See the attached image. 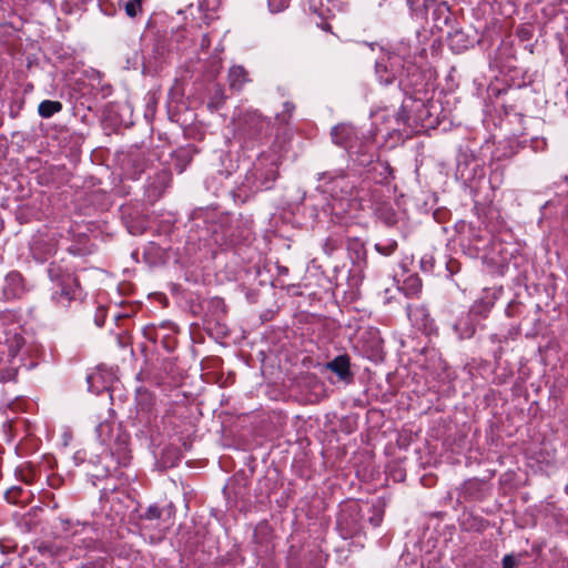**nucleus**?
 Masks as SVG:
<instances>
[{
	"label": "nucleus",
	"instance_id": "nucleus-1",
	"mask_svg": "<svg viewBox=\"0 0 568 568\" xmlns=\"http://www.w3.org/2000/svg\"><path fill=\"white\" fill-rule=\"evenodd\" d=\"M48 275L50 280L57 285L58 290L52 294V301L58 305L67 307L72 301L82 297V287L79 277L69 272L57 262H51L48 266Z\"/></svg>",
	"mask_w": 568,
	"mask_h": 568
},
{
	"label": "nucleus",
	"instance_id": "nucleus-2",
	"mask_svg": "<svg viewBox=\"0 0 568 568\" xmlns=\"http://www.w3.org/2000/svg\"><path fill=\"white\" fill-rule=\"evenodd\" d=\"M239 133L246 142H263L272 134V124L268 119L257 111H247L241 118Z\"/></svg>",
	"mask_w": 568,
	"mask_h": 568
},
{
	"label": "nucleus",
	"instance_id": "nucleus-3",
	"mask_svg": "<svg viewBox=\"0 0 568 568\" xmlns=\"http://www.w3.org/2000/svg\"><path fill=\"white\" fill-rule=\"evenodd\" d=\"M146 152L141 149H133L123 159V170L131 179H138L148 166Z\"/></svg>",
	"mask_w": 568,
	"mask_h": 568
},
{
	"label": "nucleus",
	"instance_id": "nucleus-4",
	"mask_svg": "<svg viewBox=\"0 0 568 568\" xmlns=\"http://www.w3.org/2000/svg\"><path fill=\"white\" fill-rule=\"evenodd\" d=\"M351 366V356L344 353L325 363L324 368L334 373L339 382L348 385L354 382V373Z\"/></svg>",
	"mask_w": 568,
	"mask_h": 568
},
{
	"label": "nucleus",
	"instance_id": "nucleus-5",
	"mask_svg": "<svg viewBox=\"0 0 568 568\" xmlns=\"http://www.w3.org/2000/svg\"><path fill=\"white\" fill-rule=\"evenodd\" d=\"M122 220L126 230L132 235H141L148 229V221L143 217L138 210H132L129 206L122 207Z\"/></svg>",
	"mask_w": 568,
	"mask_h": 568
},
{
	"label": "nucleus",
	"instance_id": "nucleus-6",
	"mask_svg": "<svg viewBox=\"0 0 568 568\" xmlns=\"http://www.w3.org/2000/svg\"><path fill=\"white\" fill-rule=\"evenodd\" d=\"M129 440L130 436L118 426L116 433L112 438V444L106 446L110 448L111 454L115 455L118 459L125 460L129 453Z\"/></svg>",
	"mask_w": 568,
	"mask_h": 568
},
{
	"label": "nucleus",
	"instance_id": "nucleus-7",
	"mask_svg": "<svg viewBox=\"0 0 568 568\" xmlns=\"http://www.w3.org/2000/svg\"><path fill=\"white\" fill-rule=\"evenodd\" d=\"M227 81L230 89L239 92L250 81L248 72L242 65H233L229 70Z\"/></svg>",
	"mask_w": 568,
	"mask_h": 568
},
{
	"label": "nucleus",
	"instance_id": "nucleus-8",
	"mask_svg": "<svg viewBox=\"0 0 568 568\" xmlns=\"http://www.w3.org/2000/svg\"><path fill=\"white\" fill-rule=\"evenodd\" d=\"M376 216L383 221L387 226H393L397 223V213L389 202H379L375 205Z\"/></svg>",
	"mask_w": 568,
	"mask_h": 568
},
{
	"label": "nucleus",
	"instance_id": "nucleus-9",
	"mask_svg": "<svg viewBox=\"0 0 568 568\" xmlns=\"http://www.w3.org/2000/svg\"><path fill=\"white\" fill-rule=\"evenodd\" d=\"M6 294H10L11 296H18L23 291V277L19 272H10L6 276Z\"/></svg>",
	"mask_w": 568,
	"mask_h": 568
},
{
	"label": "nucleus",
	"instance_id": "nucleus-10",
	"mask_svg": "<svg viewBox=\"0 0 568 568\" xmlns=\"http://www.w3.org/2000/svg\"><path fill=\"white\" fill-rule=\"evenodd\" d=\"M116 427L113 423L102 422L97 428L95 433L102 445H111L113 435L116 433Z\"/></svg>",
	"mask_w": 568,
	"mask_h": 568
},
{
	"label": "nucleus",
	"instance_id": "nucleus-11",
	"mask_svg": "<svg viewBox=\"0 0 568 568\" xmlns=\"http://www.w3.org/2000/svg\"><path fill=\"white\" fill-rule=\"evenodd\" d=\"M16 475L24 484L31 485L38 476V468L32 463H26L17 467Z\"/></svg>",
	"mask_w": 568,
	"mask_h": 568
},
{
	"label": "nucleus",
	"instance_id": "nucleus-12",
	"mask_svg": "<svg viewBox=\"0 0 568 568\" xmlns=\"http://www.w3.org/2000/svg\"><path fill=\"white\" fill-rule=\"evenodd\" d=\"M31 497V491L24 490L23 488L17 486L11 487L6 491V499L8 500V503L16 505L27 504L30 501Z\"/></svg>",
	"mask_w": 568,
	"mask_h": 568
},
{
	"label": "nucleus",
	"instance_id": "nucleus-13",
	"mask_svg": "<svg viewBox=\"0 0 568 568\" xmlns=\"http://www.w3.org/2000/svg\"><path fill=\"white\" fill-rule=\"evenodd\" d=\"M225 101L226 95L224 92V88L219 83L214 84L210 100L207 102V108L211 111H216L225 103Z\"/></svg>",
	"mask_w": 568,
	"mask_h": 568
},
{
	"label": "nucleus",
	"instance_id": "nucleus-14",
	"mask_svg": "<svg viewBox=\"0 0 568 568\" xmlns=\"http://www.w3.org/2000/svg\"><path fill=\"white\" fill-rule=\"evenodd\" d=\"M400 290L408 297L416 296L422 291V281L417 275H409L403 282Z\"/></svg>",
	"mask_w": 568,
	"mask_h": 568
},
{
	"label": "nucleus",
	"instance_id": "nucleus-15",
	"mask_svg": "<svg viewBox=\"0 0 568 568\" xmlns=\"http://www.w3.org/2000/svg\"><path fill=\"white\" fill-rule=\"evenodd\" d=\"M62 110L60 101L44 100L38 106L39 115L48 119Z\"/></svg>",
	"mask_w": 568,
	"mask_h": 568
},
{
	"label": "nucleus",
	"instance_id": "nucleus-16",
	"mask_svg": "<svg viewBox=\"0 0 568 568\" xmlns=\"http://www.w3.org/2000/svg\"><path fill=\"white\" fill-rule=\"evenodd\" d=\"M448 44L449 47L456 51L460 52L462 50L467 48V39L463 31L456 30L453 33L448 34Z\"/></svg>",
	"mask_w": 568,
	"mask_h": 568
},
{
	"label": "nucleus",
	"instance_id": "nucleus-17",
	"mask_svg": "<svg viewBox=\"0 0 568 568\" xmlns=\"http://www.w3.org/2000/svg\"><path fill=\"white\" fill-rule=\"evenodd\" d=\"M295 111V104L293 102L286 101L283 103L282 112H278L275 115V120L280 125H288L293 113Z\"/></svg>",
	"mask_w": 568,
	"mask_h": 568
},
{
	"label": "nucleus",
	"instance_id": "nucleus-18",
	"mask_svg": "<svg viewBox=\"0 0 568 568\" xmlns=\"http://www.w3.org/2000/svg\"><path fill=\"white\" fill-rule=\"evenodd\" d=\"M143 0H120V6L123 7L125 13L130 18H135L142 12Z\"/></svg>",
	"mask_w": 568,
	"mask_h": 568
},
{
	"label": "nucleus",
	"instance_id": "nucleus-19",
	"mask_svg": "<svg viewBox=\"0 0 568 568\" xmlns=\"http://www.w3.org/2000/svg\"><path fill=\"white\" fill-rule=\"evenodd\" d=\"M154 404V397L148 390L138 392V406L141 410L150 412Z\"/></svg>",
	"mask_w": 568,
	"mask_h": 568
},
{
	"label": "nucleus",
	"instance_id": "nucleus-20",
	"mask_svg": "<svg viewBox=\"0 0 568 568\" xmlns=\"http://www.w3.org/2000/svg\"><path fill=\"white\" fill-rule=\"evenodd\" d=\"M348 133V129L344 124L335 125L331 132L334 143L341 146L346 144Z\"/></svg>",
	"mask_w": 568,
	"mask_h": 568
},
{
	"label": "nucleus",
	"instance_id": "nucleus-21",
	"mask_svg": "<svg viewBox=\"0 0 568 568\" xmlns=\"http://www.w3.org/2000/svg\"><path fill=\"white\" fill-rule=\"evenodd\" d=\"M397 242L395 240H386L382 243L375 244V250L382 255L389 256L397 250Z\"/></svg>",
	"mask_w": 568,
	"mask_h": 568
},
{
	"label": "nucleus",
	"instance_id": "nucleus-22",
	"mask_svg": "<svg viewBox=\"0 0 568 568\" xmlns=\"http://www.w3.org/2000/svg\"><path fill=\"white\" fill-rule=\"evenodd\" d=\"M372 516L369 517V523L374 527H378L384 518V505H374L371 509Z\"/></svg>",
	"mask_w": 568,
	"mask_h": 568
},
{
	"label": "nucleus",
	"instance_id": "nucleus-23",
	"mask_svg": "<svg viewBox=\"0 0 568 568\" xmlns=\"http://www.w3.org/2000/svg\"><path fill=\"white\" fill-rule=\"evenodd\" d=\"M162 515V510L156 505H151L145 513L142 515V518L148 520L159 519Z\"/></svg>",
	"mask_w": 568,
	"mask_h": 568
},
{
	"label": "nucleus",
	"instance_id": "nucleus-24",
	"mask_svg": "<svg viewBox=\"0 0 568 568\" xmlns=\"http://www.w3.org/2000/svg\"><path fill=\"white\" fill-rule=\"evenodd\" d=\"M291 0H268V7L272 12H280L288 7Z\"/></svg>",
	"mask_w": 568,
	"mask_h": 568
},
{
	"label": "nucleus",
	"instance_id": "nucleus-25",
	"mask_svg": "<svg viewBox=\"0 0 568 568\" xmlns=\"http://www.w3.org/2000/svg\"><path fill=\"white\" fill-rule=\"evenodd\" d=\"M374 160L373 154H356L355 158H353V161L356 162L359 166H368Z\"/></svg>",
	"mask_w": 568,
	"mask_h": 568
},
{
	"label": "nucleus",
	"instance_id": "nucleus-26",
	"mask_svg": "<svg viewBox=\"0 0 568 568\" xmlns=\"http://www.w3.org/2000/svg\"><path fill=\"white\" fill-rule=\"evenodd\" d=\"M518 558L514 554L505 555L503 558V568H517Z\"/></svg>",
	"mask_w": 568,
	"mask_h": 568
},
{
	"label": "nucleus",
	"instance_id": "nucleus-27",
	"mask_svg": "<svg viewBox=\"0 0 568 568\" xmlns=\"http://www.w3.org/2000/svg\"><path fill=\"white\" fill-rule=\"evenodd\" d=\"M490 341L495 344H498V347L494 351V357H495V361L498 362L501 357V354H503V347H501V342L503 339L496 335V334H493L490 335Z\"/></svg>",
	"mask_w": 568,
	"mask_h": 568
},
{
	"label": "nucleus",
	"instance_id": "nucleus-28",
	"mask_svg": "<svg viewBox=\"0 0 568 568\" xmlns=\"http://www.w3.org/2000/svg\"><path fill=\"white\" fill-rule=\"evenodd\" d=\"M337 247H338L337 242L332 237L326 239L323 244V250H324L325 254H327V255H332L333 252L335 250H337Z\"/></svg>",
	"mask_w": 568,
	"mask_h": 568
},
{
	"label": "nucleus",
	"instance_id": "nucleus-29",
	"mask_svg": "<svg viewBox=\"0 0 568 568\" xmlns=\"http://www.w3.org/2000/svg\"><path fill=\"white\" fill-rule=\"evenodd\" d=\"M408 120H409V112L407 111V109L404 105H402L396 113V121H397V123L406 124L408 122Z\"/></svg>",
	"mask_w": 568,
	"mask_h": 568
},
{
	"label": "nucleus",
	"instance_id": "nucleus-30",
	"mask_svg": "<svg viewBox=\"0 0 568 568\" xmlns=\"http://www.w3.org/2000/svg\"><path fill=\"white\" fill-rule=\"evenodd\" d=\"M22 338L18 335H14L12 339H10V355L14 356L20 347V341Z\"/></svg>",
	"mask_w": 568,
	"mask_h": 568
},
{
	"label": "nucleus",
	"instance_id": "nucleus-31",
	"mask_svg": "<svg viewBox=\"0 0 568 568\" xmlns=\"http://www.w3.org/2000/svg\"><path fill=\"white\" fill-rule=\"evenodd\" d=\"M338 176H341L339 173L337 172H322L318 174V181H334L335 179H337Z\"/></svg>",
	"mask_w": 568,
	"mask_h": 568
},
{
	"label": "nucleus",
	"instance_id": "nucleus-32",
	"mask_svg": "<svg viewBox=\"0 0 568 568\" xmlns=\"http://www.w3.org/2000/svg\"><path fill=\"white\" fill-rule=\"evenodd\" d=\"M277 178V171L276 169H271L266 172L265 176H264V180H263V184L266 185V187H268L267 183L268 182H273L275 181Z\"/></svg>",
	"mask_w": 568,
	"mask_h": 568
},
{
	"label": "nucleus",
	"instance_id": "nucleus-33",
	"mask_svg": "<svg viewBox=\"0 0 568 568\" xmlns=\"http://www.w3.org/2000/svg\"><path fill=\"white\" fill-rule=\"evenodd\" d=\"M531 31L529 29H526V28H521L518 30V37L521 39V40H529L531 38Z\"/></svg>",
	"mask_w": 568,
	"mask_h": 568
},
{
	"label": "nucleus",
	"instance_id": "nucleus-34",
	"mask_svg": "<svg viewBox=\"0 0 568 568\" xmlns=\"http://www.w3.org/2000/svg\"><path fill=\"white\" fill-rule=\"evenodd\" d=\"M459 268V264L457 261H453L450 260L448 263H447V270L453 274L454 272H456L457 270Z\"/></svg>",
	"mask_w": 568,
	"mask_h": 568
},
{
	"label": "nucleus",
	"instance_id": "nucleus-35",
	"mask_svg": "<svg viewBox=\"0 0 568 568\" xmlns=\"http://www.w3.org/2000/svg\"><path fill=\"white\" fill-rule=\"evenodd\" d=\"M382 166L385 171V174H387L384 176V179L386 180L388 176H390L393 174V169L390 168V165L387 162L382 163Z\"/></svg>",
	"mask_w": 568,
	"mask_h": 568
},
{
	"label": "nucleus",
	"instance_id": "nucleus-36",
	"mask_svg": "<svg viewBox=\"0 0 568 568\" xmlns=\"http://www.w3.org/2000/svg\"><path fill=\"white\" fill-rule=\"evenodd\" d=\"M99 313L101 314V317H100V315H99V314H97V316H95V323H97V325H98V326H102V325L104 324V320H103L104 314L102 313V311H101V310H99Z\"/></svg>",
	"mask_w": 568,
	"mask_h": 568
},
{
	"label": "nucleus",
	"instance_id": "nucleus-37",
	"mask_svg": "<svg viewBox=\"0 0 568 568\" xmlns=\"http://www.w3.org/2000/svg\"><path fill=\"white\" fill-rule=\"evenodd\" d=\"M287 272H288V268H287V267H285V266H283V267H281V268H280V273H281V274H286Z\"/></svg>",
	"mask_w": 568,
	"mask_h": 568
},
{
	"label": "nucleus",
	"instance_id": "nucleus-38",
	"mask_svg": "<svg viewBox=\"0 0 568 568\" xmlns=\"http://www.w3.org/2000/svg\"><path fill=\"white\" fill-rule=\"evenodd\" d=\"M39 550H40V551H44V550L50 551V548H49L48 546H40V547H39Z\"/></svg>",
	"mask_w": 568,
	"mask_h": 568
},
{
	"label": "nucleus",
	"instance_id": "nucleus-39",
	"mask_svg": "<svg viewBox=\"0 0 568 568\" xmlns=\"http://www.w3.org/2000/svg\"><path fill=\"white\" fill-rule=\"evenodd\" d=\"M394 81V78H386L385 83H392Z\"/></svg>",
	"mask_w": 568,
	"mask_h": 568
},
{
	"label": "nucleus",
	"instance_id": "nucleus-40",
	"mask_svg": "<svg viewBox=\"0 0 568 568\" xmlns=\"http://www.w3.org/2000/svg\"><path fill=\"white\" fill-rule=\"evenodd\" d=\"M199 4L202 6V4H205L206 3V0H197Z\"/></svg>",
	"mask_w": 568,
	"mask_h": 568
},
{
	"label": "nucleus",
	"instance_id": "nucleus-41",
	"mask_svg": "<svg viewBox=\"0 0 568 568\" xmlns=\"http://www.w3.org/2000/svg\"><path fill=\"white\" fill-rule=\"evenodd\" d=\"M382 65L379 63L376 64V71L379 72Z\"/></svg>",
	"mask_w": 568,
	"mask_h": 568
},
{
	"label": "nucleus",
	"instance_id": "nucleus-42",
	"mask_svg": "<svg viewBox=\"0 0 568 568\" xmlns=\"http://www.w3.org/2000/svg\"><path fill=\"white\" fill-rule=\"evenodd\" d=\"M407 314L410 316V305H407Z\"/></svg>",
	"mask_w": 568,
	"mask_h": 568
},
{
	"label": "nucleus",
	"instance_id": "nucleus-43",
	"mask_svg": "<svg viewBox=\"0 0 568 568\" xmlns=\"http://www.w3.org/2000/svg\"><path fill=\"white\" fill-rule=\"evenodd\" d=\"M448 20H449V16H446V17H445V23H447V22H448Z\"/></svg>",
	"mask_w": 568,
	"mask_h": 568
}]
</instances>
